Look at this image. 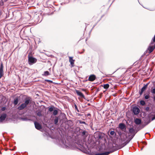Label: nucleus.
<instances>
[{
    "instance_id": "obj_1",
    "label": "nucleus",
    "mask_w": 155,
    "mask_h": 155,
    "mask_svg": "<svg viewBox=\"0 0 155 155\" xmlns=\"http://www.w3.org/2000/svg\"><path fill=\"white\" fill-rule=\"evenodd\" d=\"M68 140L67 138L66 140L61 139L59 141L60 144L63 148H67L68 147Z\"/></svg>"
},
{
    "instance_id": "obj_2",
    "label": "nucleus",
    "mask_w": 155,
    "mask_h": 155,
    "mask_svg": "<svg viewBox=\"0 0 155 155\" xmlns=\"http://www.w3.org/2000/svg\"><path fill=\"white\" fill-rule=\"evenodd\" d=\"M37 60L32 56H28V61L29 64H32L36 62Z\"/></svg>"
},
{
    "instance_id": "obj_3",
    "label": "nucleus",
    "mask_w": 155,
    "mask_h": 155,
    "mask_svg": "<svg viewBox=\"0 0 155 155\" xmlns=\"http://www.w3.org/2000/svg\"><path fill=\"white\" fill-rule=\"evenodd\" d=\"M113 152L112 151L110 152H106L102 153H96L95 152H91V155H108L110 153H111Z\"/></svg>"
},
{
    "instance_id": "obj_4",
    "label": "nucleus",
    "mask_w": 155,
    "mask_h": 155,
    "mask_svg": "<svg viewBox=\"0 0 155 155\" xmlns=\"http://www.w3.org/2000/svg\"><path fill=\"white\" fill-rule=\"evenodd\" d=\"M75 119L74 118H68V127H70L71 129L73 128V126L74 122Z\"/></svg>"
},
{
    "instance_id": "obj_5",
    "label": "nucleus",
    "mask_w": 155,
    "mask_h": 155,
    "mask_svg": "<svg viewBox=\"0 0 155 155\" xmlns=\"http://www.w3.org/2000/svg\"><path fill=\"white\" fill-rule=\"evenodd\" d=\"M154 42L152 41L148 49L149 51V53L151 52L155 48V45Z\"/></svg>"
},
{
    "instance_id": "obj_6",
    "label": "nucleus",
    "mask_w": 155,
    "mask_h": 155,
    "mask_svg": "<svg viewBox=\"0 0 155 155\" xmlns=\"http://www.w3.org/2000/svg\"><path fill=\"white\" fill-rule=\"evenodd\" d=\"M32 101V99L31 97H27L25 99V102L24 103L27 106L28 105L31 104Z\"/></svg>"
},
{
    "instance_id": "obj_7",
    "label": "nucleus",
    "mask_w": 155,
    "mask_h": 155,
    "mask_svg": "<svg viewBox=\"0 0 155 155\" xmlns=\"http://www.w3.org/2000/svg\"><path fill=\"white\" fill-rule=\"evenodd\" d=\"M69 58V62L70 63V64L69 66L72 68L74 67V62L75 61V60L73 59V57H68Z\"/></svg>"
},
{
    "instance_id": "obj_8",
    "label": "nucleus",
    "mask_w": 155,
    "mask_h": 155,
    "mask_svg": "<svg viewBox=\"0 0 155 155\" xmlns=\"http://www.w3.org/2000/svg\"><path fill=\"white\" fill-rule=\"evenodd\" d=\"M7 115L6 114L3 113L0 116V123L2 122L6 119Z\"/></svg>"
},
{
    "instance_id": "obj_9",
    "label": "nucleus",
    "mask_w": 155,
    "mask_h": 155,
    "mask_svg": "<svg viewBox=\"0 0 155 155\" xmlns=\"http://www.w3.org/2000/svg\"><path fill=\"white\" fill-rule=\"evenodd\" d=\"M140 112V109L136 107H134L133 108V112L135 115L138 114Z\"/></svg>"
},
{
    "instance_id": "obj_10",
    "label": "nucleus",
    "mask_w": 155,
    "mask_h": 155,
    "mask_svg": "<svg viewBox=\"0 0 155 155\" xmlns=\"http://www.w3.org/2000/svg\"><path fill=\"white\" fill-rule=\"evenodd\" d=\"M149 84V83H148L145 85H144V86L141 89L140 91H139V94L140 95H141L142 94L143 92L144 91H145L146 89L147 88Z\"/></svg>"
},
{
    "instance_id": "obj_11",
    "label": "nucleus",
    "mask_w": 155,
    "mask_h": 155,
    "mask_svg": "<svg viewBox=\"0 0 155 155\" xmlns=\"http://www.w3.org/2000/svg\"><path fill=\"white\" fill-rule=\"evenodd\" d=\"M34 124L35 128L37 130H40L41 129L42 127L41 125L38 122H35Z\"/></svg>"
},
{
    "instance_id": "obj_12",
    "label": "nucleus",
    "mask_w": 155,
    "mask_h": 155,
    "mask_svg": "<svg viewBox=\"0 0 155 155\" xmlns=\"http://www.w3.org/2000/svg\"><path fill=\"white\" fill-rule=\"evenodd\" d=\"M119 127L123 131H125L126 129V126L123 123L120 124H119Z\"/></svg>"
},
{
    "instance_id": "obj_13",
    "label": "nucleus",
    "mask_w": 155,
    "mask_h": 155,
    "mask_svg": "<svg viewBox=\"0 0 155 155\" xmlns=\"http://www.w3.org/2000/svg\"><path fill=\"white\" fill-rule=\"evenodd\" d=\"M3 66L2 63H1L0 67V78L3 76Z\"/></svg>"
},
{
    "instance_id": "obj_14",
    "label": "nucleus",
    "mask_w": 155,
    "mask_h": 155,
    "mask_svg": "<svg viewBox=\"0 0 155 155\" xmlns=\"http://www.w3.org/2000/svg\"><path fill=\"white\" fill-rule=\"evenodd\" d=\"M96 79V76L94 74H92L89 76L88 78V80L90 81H94Z\"/></svg>"
},
{
    "instance_id": "obj_15",
    "label": "nucleus",
    "mask_w": 155,
    "mask_h": 155,
    "mask_svg": "<svg viewBox=\"0 0 155 155\" xmlns=\"http://www.w3.org/2000/svg\"><path fill=\"white\" fill-rule=\"evenodd\" d=\"M27 106L24 103L21 104V105L18 107V110H21L24 109Z\"/></svg>"
},
{
    "instance_id": "obj_16",
    "label": "nucleus",
    "mask_w": 155,
    "mask_h": 155,
    "mask_svg": "<svg viewBox=\"0 0 155 155\" xmlns=\"http://www.w3.org/2000/svg\"><path fill=\"white\" fill-rule=\"evenodd\" d=\"M76 92L77 94L79 96L81 97L84 98V96L82 93L78 90H76Z\"/></svg>"
},
{
    "instance_id": "obj_17",
    "label": "nucleus",
    "mask_w": 155,
    "mask_h": 155,
    "mask_svg": "<svg viewBox=\"0 0 155 155\" xmlns=\"http://www.w3.org/2000/svg\"><path fill=\"white\" fill-rule=\"evenodd\" d=\"M134 122L137 125L140 124L141 123V120L139 118H136L134 120Z\"/></svg>"
},
{
    "instance_id": "obj_18",
    "label": "nucleus",
    "mask_w": 155,
    "mask_h": 155,
    "mask_svg": "<svg viewBox=\"0 0 155 155\" xmlns=\"http://www.w3.org/2000/svg\"><path fill=\"white\" fill-rule=\"evenodd\" d=\"M77 144L80 145V147H83L84 146V143L81 140H79V141L77 142Z\"/></svg>"
},
{
    "instance_id": "obj_19",
    "label": "nucleus",
    "mask_w": 155,
    "mask_h": 155,
    "mask_svg": "<svg viewBox=\"0 0 155 155\" xmlns=\"http://www.w3.org/2000/svg\"><path fill=\"white\" fill-rule=\"evenodd\" d=\"M59 118L58 117H55L54 120V122L55 124H57L58 122Z\"/></svg>"
},
{
    "instance_id": "obj_20",
    "label": "nucleus",
    "mask_w": 155,
    "mask_h": 155,
    "mask_svg": "<svg viewBox=\"0 0 155 155\" xmlns=\"http://www.w3.org/2000/svg\"><path fill=\"white\" fill-rule=\"evenodd\" d=\"M50 74L49 72L48 71H46L44 72V74H43V75L45 76H47Z\"/></svg>"
},
{
    "instance_id": "obj_21",
    "label": "nucleus",
    "mask_w": 155,
    "mask_h": 155,
    "mask_svg": "<svg viewBox=\"0 0 155 155\" xmlns=\"http://www.w3.org/2000/svg\"><path fill=\"white\" fill-rule=\"evenodd\" d=\"M18 98H16L14 100V105H17L18 104Z\"/></svg>"
},
{
    "instance_id": "obj_22",
    "label": "nucleus",
    "mask_w": 155,
    "mask_h": 155,
    "mask_svg": "<svg viewBox=\"0 0 155 155\" xmlns=\"http://www.w3.org/2000/svg\"><path fill=\"white\" fill-rule=\"evenodd\" d=\"M109 85L108 84H104V88L105 89H107L109 88Z\"/></svg>"
},
{
    "instance_id": "obj_23",
    "label": "nucleus",
    "mask_w": 155,
    "mask_h": 155,
    "mask_svg": "<svg viewBox=\"0 0 155 155\" xmlns=\"http://www.w3.org/2000/svg\"><path fill=\"white\" fill-rule=\"evenodd\" d=\"M54 107L53 106L49 108L48 110L50 112H52L54 110Z\"/></svg>"
},
{
    "instance_id": "obj_24",
    "label": "nucleus",
    "mask_w": 155,
    "mask_h": 155,
    "mask_svg": "<svg viewBox=\"0 0 155 155\" xmlns=\"http://www.w3.org/2000/svg\"><path fill=\"white\" fill-rule=\"evenodd\" d=\"M58 111L57 110H54L53 112V114L55 116V115H56L58 114Z\"/></svg>"
},
{
    "instance_id": "obj_25",
    "label": "nucleus",
    "mask_w": 155,
    "mask_h": 155,
    "mask_svg": "<svg viewBox=\"0 0 155 155\" xmlns=\"http://www.w3.org/2000/svg\"><path fill=\"white\" fill-rule=\"evenodd\" d=\"M131 139L129 140H127L123 144V147L124 146H125L128 143L130 142V140Z\"/></svg>"
},
{
    "instance_id": "obj_26",
    "label": "nucleus",
    "mask_w": 155,
    "mask_h": 155,
    "mask_svg": "<svg viewBox=\"0 0 155 155\" xmlns=\"http://www.w3.org/2000/svg\"><path fill=\"white\" fill-rule=\"evenodd\" d=\"M140 104L142 106L145 105V102L144 101L141 100L140 101Z\"/></svg>"
},
{
    "instance_id": "obj_27",
    "label": "nucleus",
    "mask_w": 155,
    "mask_h": 155,
    "mask_svg": "<svg viewBox=\"0 0 155 155\" xmlns=\"http://www.w3.org/2000/svg\"><path fill=\"white\" fill-rule=\"evenodd\" d=\"M129 132L131 133H132L134 131V130L133 128H130L129 130Z\"/></svg>"
},
{
    "instance_id": "obj_28",
    "label": "nucleus",
    "mask_w": 155,
    "mask_h": 155,
    "mask_svg": "<svg viewBox=\"0 0 155 155\" xmlns=\"http://www.w3.org/2000/svg\"><path fill=\"white\" fill-rule=\"evenodd\" d=\"M37 114L39 116H41L42 115L41 112V111H38L37 113Z\"/></svg>"
},
{
    "instance_id": "obj_29",
    "label": "nucleus",
    "mask_w": 155,
    "mask_h": 155,
    "mask_svg": "<svg viewBox=\"0 0 155 155\" xmlns=\"http://www.w3.org/2000/svg\"><path fill=\"white\" fill-rule=\"evenodd\" d=\"M86 132H87L86 131H85V130L83 131H82L81 132V135L82 136H85L86 135Z\"/></svg>"
},
{
    "instance_id": "obj_30",
    "label": "nucleus",
    "mask_w": 155,
    "mask_h": 155,
    "mask_svg": "<svg viewBox=\"0 0 155 155\" xmlns=\"http://www.w3.org/2000/svg\"><path fill=\"white\" fill-rule=\"evenodd\" d=\"M149 98V94L146 95L144 96V98L146 99H148Z\"/></svg>"
},
{
    "instance_id": "obj_31",
    "label": "nucleus",
    "mask_w": 155,
    "mask_h": 155,
    "mask_svg": "<svg viewBox=\"0 0 155 155\" xmlns=\"http://www.w3.org/2000/svg\"><path fill=\"white\" fill-rule=\"evenodd\" d=\"M151 92L153 94H155V88H154L151 90Z\"/></svg>"
},
{
    "instance_id": "obj_32",
    "label": "nucleus",
    "mask_w": 155,
    "mask_h": 155,
    "mask_svg": "<svg viewBox=\"0 0 155 155\" xmlns=\"http://www.w3.org/2000/svg\"><path fill=\"white\" fill-rule=\"evenodd\" d=\"M79 124H86V123L84 121H82L81 120H79Z\"/></svg>"
},
{
    "instance_id": "obj_33",
    "label": "nucleus",
    "mask_w": 155,
    "mask_h": 155,
    "mask_svg": "<svg viewBox=\"0 0 155 155\" xmlns=\"http://www.w3.org/2000/svg\"><path fill=\"white\" fill-rule=\"evenodd\" d=\"M151 120H149L147 122H145V124H146V125H147L148 124H149L150 123V122Z\"/></svg>"
},
{
    "instance_id": "obj_34",
    "label": "nucleus",
    "mask_w": 155,
    "mask_h": 155,
    "mask_svg": "<svg viewBox=\"0 0 155 155\" xmlns=\"http://www.w3.org/2000/svg\"><path fill=\"white\" fill-rule=\"evenodd\" d=\"M74 107H75L74 108H75V109L77 110V111L78 112H79V110H78V107H77V105H76V104H74Z\"/></svg>"
},
{
    "instance_id": "obj_35",
    "label": "nucleus",
    "mask_w": 155,
    "mask_h": 155,
    "mask_svg": "<svg viewBox=\"0 0 155 155\" xmlns=\"http://www.w3.org/2000/svg\"><path fill=\"white\" fill-rule=\"evenodd\" d=\"M115 133V132L114 131H110V134L111 135H113Z\"/></svg>"
},
{
    "instance_id": "obj_36",
    "label": "nucleus",
    "mask_w": 155,
    "mask_h": 155,
    "mask_svg": "<svg viewBox=\"0 0 155 155\" xmlns=\"http://www.w3.org/2000/svg\"><path fill=\"white\" fill-rule=\"evenodd\" d=\"M45 81L48 82H50V83H51L53 82V81H51V80H45Z\"/></svg>"
},
{
    "instance_id": "obj_37",
    "label": "nucleus",
    "mask_w": 155,
    "mask_h": 155,
    "mask_svg": "<svg viewBox=\"0 0 155 155\" xmlns=\"http://www.w3.org/2000/svg\"><path fill=\"white\" fill-rule=\"evenodd\" d=\"M150 109V108L149 107H147L145 108L146 110L147 111H148Z\"/></svg>"
},
{
    "instance_id": "obj_38",
    "label": "nucleus",
    "mask_w": 155,
    "mask_h": 155,
    "mask_svg": "<svg viewBox=\"0 0 155 155\" xmlns=\"http://www.w3.org/2000/svg\"><path fill=\"white\" fill-rule=\"evenodd\" d=\"M146 125V124H142V125H141V126H140V127H141L140 129H142V128H143V127H144Z\"/></svg>"
},
{
    "instance_id": "obj_39",
    "label": "nucleus",
    "mask_w": 155,
    "mask_h": 155,
    "mask_svg": "<svg viewBox=\"0 0 155 155\" xmlns=\"http://www.w3.org/2000/svg\"><path fill=\"white\" fill-rule=\"evenodd\" d=\"M6 109V107H3L1 108V110L2 111H4Z\"/></svg>"
},
{
    "instance_id": "obj_40",
    "label": "nucleus",
    "mask_w": 155,
    "mask_h": 155,
    "mask_svg": "<svg viewBox=\"0 0 155 155\" xmlns=\"http://www.w3.org/2000/svg\"><path fill=\"white\" fill-rule=\"evenodd\" d=\"M155 119V115H154V116L151 119V121H153Z\"/></svg>"
},
{
    "instance_id": "obj_41",
    "label": "nucleus",
    "mask_w": 155,
    "mask_h": 155,
    "mask_svg": "<svg viewBox=\"0 0 155 155\" xmlns=\"http://www.w3.org/2000/svg\"><path fill=\"white\" fill-rule=\"evenodd\" d=\"M153 41V42H155V35L154 36V37L153 38V41Z\"/></svg>"
},
{
    "instance_id": "obj_42",
    "label": "nucleus",
    "mask_w": 155,
    "mask_h": 155,
    "mask_svg": "<svg viewBox=\"0 0 155 155\" xmlns=\"http://www.w3.org/2000/svg\"><path fill=\"white\" fill-rule=\"evenodd\" d=\"M87 116H91V114H87Z\"/></svg>"
},
{
    "instance_id": "obj_43",
    "label": "nucleus",
    "mask_w": 155,
    "mask_h": 155,
    "mask_svg": "<svg viewBox=\"0 0 155 155\" xmlns=\"http://www.w3.org/2000/svg\"><path fill=\"white\" fill-rule=\"evenodd\" d=\"M153 99H154V100L155 101V96H154V97H153Z\"/></svg>"
},
{
    "instance_id": "obj_44",
    "label": "nucleus",
    "mask_w": 155,
    "mask_h": 155,
    "mask_svg": "<svg viewBox=\"0 0 155 155\" xmlns=\"http://www.w3.org/2000/svg\"><path fill=\"white\" fill-rule=\"evenodd\" d=\"M23 119L24 120H27V119H26V118H24V119Z\"/></svg>"
},
{
    "instance_id": "obj_45",
    "label": "nucleus",
    "mask_w": 155,
    "mask_h": 155,
    "mask_svg": "<svg viewBox=\"0 0 155 155\" xmlns=\"http://www.w3.org/2000/svg\"><path fill=\"white\" fill-rule=\"evenodd\" d=\"M83 53V52H81V53H80V54H81V53Z\"/></svg>"
},
{
    "instance_id": "obj_46",
    "label": "nucleus",
    "mask_w": 155,
    "mask_h": 155,
    "mask_svg": "<svg viewBox=\"0 0 155 155\" xmlns=\"http://www.w3.org/2000/svg\"><path fill=\"white\" fill-rule=\"evenodd\" d=\"M2 136L3 137H4V136L2 135Z\"/></svg>"
}]
</instances>
